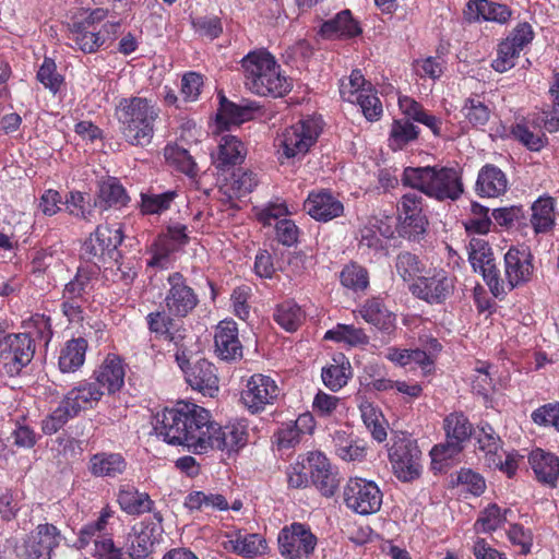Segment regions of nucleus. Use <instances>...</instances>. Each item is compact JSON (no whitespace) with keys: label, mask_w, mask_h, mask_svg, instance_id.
<instances>
[{"label":"nucleus","mask_w":559,"mask_h":559,"mask_svg":"<svg viewBox=\"0 0 559 559\" xmlns=\"http://www.w3.org/2000/svg\"><path fill=\"white\" fill-rule=\"evenodd\" d=\"M155 430L165 442L181 445L194 454L210 451H237L246 444L241 425L221 426L211 420L205 408L193 403L178 402L156 415Z\"/></svg>","instance_id":"nucleus-1"},{"label":"nucleus","mask_w":559,"mask_h":559,"mask_svg":"<svg viewBox=\"0 0 559 559\" xmlns=\"http://www.w3.org/2000/svg\"><path fill=\"white\" fill-rule=\"evenodd\" d=\"M159 115L160 109L154 99L139 95L121 97L114 112L121 138L136 147H145L153 142Z\"/></svg>","instance_id":"nucleus-2"},{"label":"nucleus","mask_w":559,"mask_h":559,"mask_svg":"<svg viewBox=\"0 0 559 559\" xmlns=\"http://www.w3.org/2000/svg\"><path fill=\"white\" fill-rule=\"evenodd\" d=\"M245 87L259 96L283 97L292 91L290 80L283 74L274 56L265 49L248 52L240 60Z\"/></svg>","instance_id":"nucleus-3"},{"label":"nucleus","mask_w":559,"mask_h":559,"mask_svg":"<svg viewBox=\"0 0 559 559\" xmlns=\"http://www.w3.org/2000/svg\"><path fill=\"white\" fill-rule=\"evenodd\" d=\"M107 15L104 9L91 11L83 19L74 20L68 26L69 45L83 53H95L107 41H114L117 38L120 23L107 22L99 28L102 22Z\"/></svg>","instance_id":"nucleus-4"},{"label":"nucleus","mask_w":559,"mask_h":559,"mask_svg":"<svg viewBox=\"0 0 559 559\" xmlns=\"http://www.w3.org/2000/svg\"><path fill=\"white\" fill-rule=\"evenodd\" d=\"M445 441L436 444L431 451V460L435 468H441L442 464L452 460L464 449V443L469 440L473 426L463 413H451L443 420Z\"/></svg>","instance_id":"nucleus-5"},{"label":"nucleus","mask_w":559,"mask_h":559,"mask_svg":"<svg viewBox=\"0 0 559 559\" xmlns=\"http://www.w3.org/2000/svg\"><path fill=\"white\" fill-rule=\"evenodd\" d=\"M533 257L530 247H510L504 254V277L498 274L492 295L503 299L516 286L530 281L533 273Z\"/></svg>","instance_id":"nucleus-6"},{"label":"nucleus","mask_w":559,"mask_h":559,"mask_svg":"<svg viewBox=\"0 0 559 559\" xmlns=\"http://www.w3.org/2000/svg\"><path fill=\"white\" fill-rule=\"evenodd\" d=\"M321 131L320 119L314 117L301 119L284 130L278 140V152L285 158L305 155L314 145Z\"/></svg>","instance_id":"nucleus-7"},{"label":"nucleus","mask_w":559,"mask_h":559,"mask_svg":"<svg viewBox=\"0 0 559 559\" xmlns=\"http://www.w3.org/2000/svg\"><path fill=\"white\" fill-rule=\"evenodd\" d=\"M425 200L419 192H407L397 203L400 218L399 234L408 241H419L428 226L424 212Z\"/></svg>","instance_id":"nucleus-8"},{"label":"nucleus","mask_w":559,"mask_h":559,"mask_svg":"<svg viewBox=\"0 0 559 559\" xmlns=\"http://www.w3.org/2000/svg\"><path fill=\"white\" fill-rule=\"evenodd\" d=\"M343 499L345 506L354 513L370 515L380 510L383 495L374 481L354 477L344 486Z\"/></svg>","instance_id":"nucleus-9"},{"label":"nucleus","mask_w":559,"mask_h":559,"mask_svg":"<svg viewBox=\"0 0 559 559\" xmlns=\"http://www.w3.org/2000/svg\"><path fill=\"white\" fill-rule=\"evenodd\" d=\"M455 290V277L444 269H431L418 276L411 286V292L417 298L429 305H441Z\"/></svg>","instance_id":"nucleus-10"},{"label":"nucleus","mask_w":559,"mask_h":559,"mask_svg":"<svg viewBox=\"0 0 559 559\" xmlns=\"http://www.w3.org/2000/svg\"><path fill=\"white\" fill-rule=\"evenodd\" d=\"M317 543L310 527L299 522L284 526L277 535L278 551L284 559H308Z\"/></svg>","instance_id":"nucleus-11"},{"label":"nucleus","mask_w":559,"mask_h":559,"mask_svg":"<svg viewBox=\"0 0 559 559\" xmlns=\"http://www.w3.org/2000/svg\"><path fill=\"white\" fill-rule=\"evenodd\" d=\"M280 394L281 389L273 378L255 373L247 380L240 400L250 413L257 414L274 404Z\"/></svg>","instance_id":"nucleus-12"},{"label":"nucleus","mask_w":559,"mask_h":559,"mask_svg":"<svg viewBox=\"0 0 559 559\" xmlns=\"http://www.w3.org/2000/svg\"><path fill=\"white\" fill-rule=\"evenodd\" d=\"M176 360L185 372L187 383L204 395L213 396L218 392V377L215 366L206 359H198L193 364L186 358L185 352H177Z\"/></svg>","instance_id":"nucleus-13"},{"label":"nucleus","mask_w":559,"mask_h":559,"mask_svg":"<svg viewBox=\"0 0 559 559\" xmlns=\"http://www.w3.org/2000/svg\"><path fill=\"white\" fill-rule=\"evenodd\" d=\"M389 457L395 476L402 481H412L420 474V451L407 438L399 439L389 450Z\"/></svg>","instance_id":"nucleus-14"},{"label":"nucleus","mask_w":559,"mask_h":559,"mask_svg":"<svg viewBox=\"0 0 559 559\" xmlns=\"http://www.w3.org/2000/svg\"><path fill=\"white\" fill-rule=\"evenodd\" d=\"M35 354L34 340L31 332L8 334L0 341V356L8 359V371L19 373L28 365Z\"/></svg>","instance_id":"nucleus-15"},{"label":"nucleus","mask_w":559,"mask_h":559,"mask_svg":"<svg viewBox=\"0 0 559 559\" xmlns=\"http://www.w3.org/2000/svg\"><path fill=\"white\" fill-rule=\"evenodd\" d=\"M167 282L169 289L165 297L166 309L173 317L183 318L198 305V296L178 272L170 274Z\"/></svg>","instance_id":"nucleus-16"},{"label":"nucleus","mask_w":559,"mask_h":559,"mask_svg":"<svg viewBox=\"0 0 559 559\" xmlns=\"http://www.w3.org/2000/svg\"><path fill=\"white\" fill-rule=\"evenodd\" d=\"M304 210L317 222L326 223L344 214V204L331 190L319 189L308 193Z\"/></svg>","instance_id":"nucleus-17"},{"label":"nucleus","mask_w":559,"mask_h":559,"mask_svg":"<svg viewBox=\"0 0 559 559\" xmlns=\"http://www.w3.org/2000/svg\"><path fill=\"white\" fill-rule=\"evenodd\" d=\"M262 106L255 100L242 99L240 103H234L219 96V108L216 115V121L221 130H228L229 126H240L252 120L255 115L262 112Z\"/></svg>","instance_id":"nucleus-18"},{"label":"nucleus","mask_w":559,"mask_h":559,"mask_svg":"<svg viewBox=\"0 0 559 559\" xmlns=\"http://www.w3.org/2000/svg\"><path fill=\"white\" fill-rule=\"evenodd\" d=\"M318 34L326 40H348L362 34L360 22L354 17L349 9H344L332 19L324 21Z\"/></svg>","instance_id":"nucleus-19"},{"label":"nucleus","mask_w":559,"mask_h":559,"mask_svg":"<svg viewBox=\"0 0 559 559\" xmlns=\"http://www.w3.org/2000/svg\"><path fill=\"white\" fill-rule=\"evenodd\" d=\"M306 461L313 485L323 496H333L338 486V480L329 459L322 452L314 451L308 453Z\"/></svg>","instance_id":"nucleus-20"},{"label":"nucleus","mask_w":559,"mask_h":559,"mask_svg":"<svg viewBox=\"0 0 559 559\" xmlns=\"http://www.w3.org/2000/svg\"><path fill=\"white\" fill-rule=\"evenodd\" d=\"M63 539L60 530L53 524H38L31 533L26 548L28 555L35 559H50L52 551Z\"/></svg>","instance_id":"nucleus-21"},{"label":"nucleus","mask_w":559,"mask_h":559,"mask_svg":"<svg viewBox=\"0 0 559 559\" xmlns=\"http://www.w3.org/2000/svg\"><path fill=\"white\" fill-rule=\"evenodd\" d=\"M429 198L438 201H456L464 192L460 174L452 167L435 166Z\"/></svg>","instance_id":"nucleus-22"},{"label":"nucleus","mask_w":559,"mask_h":559,"mask_svg":"<svg viewBox=\"0 0 559 559\" xmlns=\"http://www.w3.org/2000/svg\"><path fill=\"white\" fill-rule=\"evenodd\" d=\"M215 353L224 360H236L242 357V345L238 337L237 323L233 320L221 321L214 336Z\"/></svg>","instance_id":"nucleus-23"},{"label":"nucleus","mask_w":559,"mask_h":559,"mask_svg":"<svg viewBox=\"0 0 559 559\" xmlns=\"http://www.w3.org/2000/svg\"><path fill=\"white\" fill-rule=\"evenodd\" d=\"M465 20L468 22L488 21L506 24L512 16V10L503 3L490 0H469L464 10Z\"/></svg>","instance_id":"nucleus-24"},{"label":"nucleus","mask_w":559,"mask_h":559,"mask_svg":"<svg viewBox=\"0 0 559 559\" xmlns=\"http://www.w3.org/2000/svg\"><path fill=\"white\" fill-rule=\"evenodd\" d=\"M247 154L243 142L231 134L221 136L217 150L212 154L213 163L218 170L226 171L240 165Z\"/></svg>","instance_id":"nucleus-25"},{"label":"nucleus","mask_w":559,"mask_h":559,"mask_svg":"<svg viewBox=\"0 0 559 559\" xmlns=\"http://www.w3.org/2000/svg\"><path fill=\"white\" fill-rule=\"evenodd\" d=\"M127 468L128 462L119 452H97L91 455L87 463L90 474L97 478H118Z\"/></svg>","instance_id":"nucleus-26"},{"label":"nucleus","mask_w":559,"mask_h":559,"mask_svg":"<svg viewBox=\"0 0 559 559\" xmlns=\"http://www.w3.org/2000/svg\"><path fill=\"white\" fill-rule=\"evenodd\" d=\"M94 377L100 388L105 389L108 394H114L120 391L124 384L126 365L119 356L108 354L94 371Z\"/></svg>","instance_id":"nucleus-27"},{"label":"nucleus","mask_w":559,"mask_h":559,"mask_svg":"<svg viewBox=\"0 0 559 559\" xmlns=\"http://www.w3.org/2000/svg\"><path fill=\"white\" fill-rule=\"evenodd\" d=\"M508 178L506 174L493 164L484 165L475 183V192L480 198H498L506 193Z\"/></svg>","instance_id":"nucleus-28"},{"label":"nucleus","mask_w":559,"mask_h":559,"mask_svg":"<svg viewBox=\"0 0 559 559\" xmlns=\"http://www.w3.org/2000/svg\"><path fill=\"white\" fill-rule=\"evenodd\" d=\"M131 198L117 177H107L98 183V190L94 206L102 210H121L130 203Z\"/></svg>","instance_id":"nucleus-29"},{"label":"nucleus","mask_w":559,"mask_h":559,"mask_svg":"<svg viewBox=\"0 0 559 559\" xmlns=\"http://www.w3.org/2000/svg\"><path fill=\"white\" fill-rule=\"evenodd\" d=\"M225 537L222 542L223 548L242 557L252 558L262 555L266 549L265 540L259 534L242 535L240 532H234L226 534Z\"/></svg>","instance_id":"nucleus-30"},{"label":"nucleus","mask_w":559,"mask_h":559,"mask_svg":"<svg viewBox=\"0 0 559 559\" xmlns=\"http://www.w3.org/2000/svg\"><path fill=\"white\" fill-rule=\"evenodd\" d=\"M117 502L120 509L129 515H141L151 512L154 507V501L147 492L140 491L130 484L119 487Z\"/></svg>","instance_id":"nucleus-31"},{"label":"nucleus","mask_w":559,"mask_h":559,"mask_svg":"<svg viewBox=\"0 0 559 559\" xmlns=\"http://www.w3.org/2000/svg\"><path fill=\"white\" fill-rule=\"evenodd\" d=\"M332 443L335 454L345 462H360L366 457V442L353 433L336 430L332 435Z\"/></svg>","instance_id":"nucleus-32"},{"label":"nucleus","mask_w":559,"mask_h":559,"mask_svg":"<svg viewBox=\"0 0 559 559\" xmlns=\"http://www.w3.org/2000/svg\"><path fill=\"white\" fill-rule=\"evenodd\" d=\"M468 261L475 272H479L492 294L493 284L498 281L499 270L490 247H471Z\"/></svg>","instance_id":"nucleus-33"},{"label":"nucleus","mask_w":559,"mask_h":559,"mask_svg":"<svg viewBox=\"0 0 559 559\" xmlns=\"http://www.w3.org/2000/svg\"><path fill=\"white\" fill-rule=\"evenodd\" d=\"M528 462L538 481L555 486L559 477V457L552 453L536 449L531 452Z\"/></svg>","instance_id":"nucleus-34"},{"label":"nucleus","mask_w":559,"mask_h":559,"mask_svg":"<svg viewBox=\"0 0 559 559\" xmlns=\"http://www.w3.org/2000/svg\"><path fill=\"white\" fill-rule=\"evenodd\" d=\"M342 99L344 102L357 104L364 117L370 122L378 121L382 117V103L378 97L377 91L371 84H368L367 90L360 91L358 95L347 92L346 90L342 91Z\"/></svg>","instance_id":"nucleus-35"},{"label":"nucleus","mask_w":559,"mask_h":559,"mask_svg":"<svg viewBox=\"0 0 559 559\" xmlns=\"http://www.w3.org/2000/svg\"><path fill=\"white\" fill-rule=\"evenodd\" d=\"M531 227L535 235L550 233L555 227V199L540 197L532 204Z\"/></svg>","instance_id":"nucleus-36"},{"label":"nucleus","mask_w":559,"mask_h":559,"mask_svg":"<svg viewBox=\"0 0 559 559\" xmlns=\"http://www.w3.org/2000/svg\"><path fill=\"white\" fill-rule=\"evenodd\" d=\"M386 358L401 367H409V369L420 368L423 372L429 373L432 370L433 359L425 350L421 349H401L390 347Z\"/></svg>","instance_id":"nucleus-37"},{"label":"nucleus","mask_w":559,"mask_h":559,"mask_svg":"<svg viewBox=\"0 0 559 559\" xmlns=\"http://www.w3.org/2000/svg\"><path fill=\"white\" fill-rule=\"evenodd\" d=\"M87 350V342L83 337L68 341L60 349L58 366L61 372H75L84 361Z\"/></svg>","instance_id":"nucleus-38"},{"label":"nucleus","mask_w":559,"mask_h":559,"mask_svg":"<svg viewBox=\"0 0 559 559\" xmlns=\"http://www.w3.org/2000/svg\"><path fill=\"white\" fill-rule=\"evenodd\" d=\"M104 392L99 384L90 381H82L66 394V400L79 414L81 409L93 407L103 396Z\"/></svg>","instance_id":"nucleus-39"},{"label":"nucleus","mask_w":559,"mask_h":559,"mask_svg":"<svg viewBox=\"0 0 559 559\" xmlns=\"http://www.w3.org/2000/svg\"><path fill=\"white\" fill-rule=\"evenodd\" d=\"M169 312L165 310H157L154 312H150L145 320L147 323V328L151 333L155 334L157 337H162L164 340H168L169 342H174L176 345L179 344L183 337L181 334H178L179 330L176 329V321Z\"/></svg>","instance_id":"nucleus-40"},{"label":"nucleus","mask_w":559,"mask_h":559,"mask_svg":"<svg viewBox=\"0 0 559 559\" xmlns=\"http://www.w3.org/2000/svg\"><path fill=\"white\" fill-rule=\"evenodd\" d=\"M352 376V366L343 355L338 358H333V364L324 367L321 372L324 385L333 392L344 388Z\"/></svg>","instance_id":"nucleus-41"},{"label":"nucleus","mask_w":559,"mask_h":559,"mask_svg":"<svg viewBox=\"0 0 559 559\" xmlns=\"http://www.w3.org/2000/svg\"><path fill=\"white\" fill-rule=\"evenodd\" d=\"M359 314L369 324L382 331L393 328L395 317L378 298L368 299L359 309Z\"/></svg>","instance_id":"nucleus-42"},{"label":"nucleus","mask_w":559,"mask_h":559,"mask_svg":"<svg viewBox=\"0 0 559 559\" xmlns=\"http://www.w3.org/2000/svg\"><path fill=\"white\" fill-rule=\"evenodd\" d=\"M420 130L409 119H394L389 134V147L401 151L411 142L418 139Z\"/></svg>","instance_id":"nucleus-43"},{"label":"nucleus","mask_w":559,"mask_h":559,"mask_svg":"<svg viewBox=\"0 0 559 559\" xmlns=\"http://www.w3.org/2000/svg\"><path fill=\"white\" fill-rule=\"evenodd\" d=\"M478 449L484 453L486 464H500L499 453L503 452L500 436L489 424L479 427L477 436Z\"/></svg>","instance_id":"nucleus-44"},{"label":"nucleus","mask_w":559,"mask_h":559,"mask_svg":"<svg viewBox=\"0 0 559 559\" xmlns=\"http://www.w3.org/2000/svg\"><path fill=\"white\" fill-rule=\"evenodd\" d=\"M324 338L336 343H344L348 346H362L369 343V337L364 330L353 324L338 323L325 332Z\"/></svg>","instance_id":"nucleus-45"},{"label":"nucleus","mask_w":559,"mask_h":559,"mask_svg":"<svg viewBox=\"0 0 559 559\" xmlns=\"http://www.w3.org/2000/svg\"><path fill=\"white\" fill-rule=\"evenodd\" d=\"M435 166L406 167L402 175L404 186L416 189V192L430 195V185L433 179Z\"/></svg>","instance_id":"nucleus-46"},{"label":"nucleus","mask_w":559,"mask_h":559,"mask_svg":"<svg viewBox=\"0 0 559 559\" xmlns=\"http://www.w3.org/2000/svg\"><path fill=\"white\" fill-rule=\"evenodd\" d=\"M175 190L163 193H141L140 213L142 215H159L168 211L177 198Z\"/></svg>","instance_id":"nucleus-47"},{"label":"nucleus","mask_w":559,"mask_h":559,"mask_svg":"<svg viewBox=\"0 0 559 559\" xmlns=\"http://www.w3.org/2000/svg\"><path fill=\"white\" fill-rule=\"evenodd\" d=\"M273 318L275 322L287 332L296 331L305 320V312L293 301H284L280 304Z\"/></svg>","instance_id":"nucleus-48"},{"label":"nucleus","mask_w":559,"mask_h":559,"mask_svg":"<svg viewBox=\"0 0 559 559\" xmlns=\"http://www.w3.org/2000/svg\"><path fill=\"white\" fill-rule=\"evenodd\" d=\"M165 158L178 171L185 174L186 176L190 178H195L198 176V165L186 148L179 147L177 145H167L165 147Z\"/></svg>","instance_id":"nucleus-49"},{"label":"nucleus","mask_w":559,"mask_h":559,"mask_svg":"<svg viewBox=\"0 0 559 559\" xmlns=\"http://www.w3.org/2000/svg\"><path fill=\"white\" fill-rule=\"evenodd\" d=\"M465 119L474 128L484 127L490 119L491 110L479 95H473L465 99L462 107Z\"/></svg>","instance_id":"nucleus-50"},{"label":"nucleus","mask_w":559,"mask_h":559,"mask_svg":"<svg viewBox=\"0 0 559 559\" xmlns=\"http://www.w3.org/2000/svg\"><path fill=\"white\" fill-rule=\"evenodd\" d=\"M78 413L74 407L63 397L59 406L48 415L41 424V429L45 435H53L59 431L69 419L75 417Z\"/></svg>","instance_id":"nucleus-51"},{"label":"nucleus","mask_w":559,"mask_h":559,"mask_svg":"<svg viewBox=\"0 0 559 559\" xmlns=\"http://www.w3.org/2000/svg\"><path fill=\"white\" fill-rule=\"evenodd\" d=\"M36 79L45 88L56 95L64 84V76L58 72L56 61L50 57H45L40 64Z\"/></svg>","instance_id":"nucleus-52"},{"label":"nucleus","mask_w":559,"mask_h":559,"mask_svg":"<svg viewBox=\"0 0 559 559\" xmlns=\"http://www.w3.org/2000/svg\"><path fill=\"white\" fill-rule=\"evenodd\" d=\"M508 509L504 511L492 503L485 508L474 524L477 533H490L499 528L507 521Z\"/></svg>","instance_id":"nucleus-53"},{"label":"nucleus","mask_w":559,"mask_h":559,"mask_svg":"<svg viewBox=\"0 0 559 559\" xmlns=\"http://www.w3.org/2000/svg\"><path fill=\"white\" fill-rule=\"evenodd\" d=\"M155 543L154 528L150 526L143 527L131 540L129 547L130 557L132 559H150Z\"/></svg>","instance_id":"nucleus-54"},{"label":"nucleus","mask_w":559,"mask_h":559,"mask_svg":"<svg viewBox=\"0 0 559 559\" xmlns=\"http://www.w3.org/2000/svg\"><path fill=\"white\" fill-rule=\"evenodd\" d=\"M69 213L79 218L91 221L94 214V204L91 197L81 191H70L64 201Z\"/></svg>","instance_id":"nucleus-55"},{"label":"nucleus","mask_w":559,"mask_h":559,"mask_svg":"<svg viewBox=\"0 0 559 559\" xmlns=\"http://www.w3.org/2000/svg\"><path fill=\"white\" fill-rule=\"evenodd\" d=\"M194 33L209 40H214L223 34V23L216 15L197 16L191 20Z\"/></svg>","instance_id":"nucleus-56"},{"label":"nucleus","mask_w":559,"mask_h":559,"mask_svg":"<svg viewBox=\"0 0 559 559\" xmlns=\"http://www.w3.org/2000/svg\"><path fill=\"white\" fill-rule=\"evenodd\" d=\"M258 186L257 175L251 170H242L233 173L229 185L230 198L240 199L252 192Z\"/></svg>","instance_id":"nucleus-57"},{"label":"nucleus","mask_w":559,"mask_h":559,"mask_svg":"<svg viewBox=\"0 0 559 559\" xmlns=\"http://www.w3.org/2000/svg\"><path fill=\"white\" fill-rule=\"evenodd\" d=\"M511 135L531 151H539L544 147L543 136L534 133L525 119L515 122L510 128Z\"/></svg>","instance_id":"nucleus-58"},{"label":"nucleus","mask_w":559,"mask_h":559,"mask_svg":"<svg viewBox=\"0 0 559 559\" xmlns=\"http://www.w3.org/2000/svg\"><path fill=\"white\" fill-rule=\"evenodd\" d=\"M520 50L514 47V44L502 40L498 45L497 57L492 60L491 67L495 71L503 73L515 66V60L520 56Z\"/></svg>","instance_id":"nucleus-59"},{"label":"nucleus","mask_w":559,"mask_h":559,"mask_svg":"<svg viewBox=\"0 0 559 559\" xmlns=\"http://www.w3.org/2000/svg\"><path fill=\"white\" fill-rule=\"evenodd\" d=\"M395 267L397 274L404 281H408L414 277L417 278L425 270L424 263L419 258L411 252L400 253L396 258Z\"/></svg>","instance_id":"nucleus-60"},{"label":"nucleus","mask_w":559,"mask_h":559,"mask_svg":"<svg viewBox=\"0 0 559 559\" xmlns=\"http://www.w3.org/2000/svg\"><path fill=\"white\" fill-rule=\"evenodd\" d=\"M252 296V289L248 285L237 286L230 295L233 312L240 320H247L250 316L251 306L249 299Z\"/></svg>","instance_id":"nucleus-61"},{"label":"nucleus","mask_w":559,"mask_h":559,"mask_svg":"<svg viewBox=\"0 0 559 559\" xmlns=\"http://www.w3.org/2000/svg\"><path fill=\"white\" fill-rule=\"evenodd\" d=\"M341 283L354 290L365 289L368 286L367 271L357 264L347 265L341 272Z\"/></svg>","instance_id":"nucleus-62"},{"label":"nucleus","mask_w":559,"mask_h":559,"mask_svg":"<svg viewBox=\"0 0 559 559\" xmlns=\"http://www.w3.org/2000/svg\"><path fill=\"white\" fill-rule=\"evenodd\" d=\"M204 85L203 75L195 71H189L182 75L180 93L185 102H195Z\"/></svg>","instance_id":"nucleus-63"},{"label":"nucleus","mask_w":559,"mask_h":559,"mask_svg":"<svg viewBox=\"0 0 559 559\" xmlns=\"http://www.w3.org/2000/svg\"><path fill=\"white\" fill-rule=\"evenodd\" d=\"M532 420L539 426H551L559 431V403L546 404L535 409Z\"/></svg>","instance_id":"nucleus-64"}]
</instances>
